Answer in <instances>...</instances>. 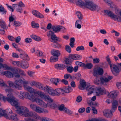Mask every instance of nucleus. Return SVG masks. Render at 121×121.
I'll list each match as a JSON object with an SVG mask.
<instances>
[{
  "label": "nucleus",
  "instance_id": "nucleus-1",
  "mask_svg": "<svg viewBox=\"0 0 121 121\" xmlns=\"http://www.w3.org/2000/svg\"><path fill=\"white\" fill-rule=\"evenodd\" d=\"M20 94L22 96V97L21 98V99L25 98L29 99L32 102H36L41 107L45 108L47 107V104H46L44 102L40 99L35 98V96L32 94H30L28 92L23 91H20Z\"/></svg>",
  "mask_w": 121,
  "mask_h": 121
},
{
  "label": "nucleus",
  "instance_id": "nucleus-2",
  "mask_svg": "<svg viewBox=\"0 0 121 121\" xmlns=\"http://www.w3.org/2000/svg\"><path fill=\"white\" fill-rule=\"evenodd\" d=\"M80 84L79 86V88L80 90H83L86 89V91H88L87 96L86 102L88 104L91 106V98L89 97V96L91 95V86L89 83L86 84L85 81L83 79H81L80 81Z\"/></svg>",
  "mask_w": 121,
  "mask_h": 121
},
{
  "label": "nucleus",
  "instance_id": "nucleus-3",
  "mask_svg": "<svg viewBox=\"0 0 121 121\" xmlns=\"http://www.w3.org/2000/svg\"><path fill=\"white\" fill-rule=\"evenodd\" d=\"M7 97L4 96L2 94L0 93V99L4 102L6 101L10 103L11 105L16 107L18 106V102L16 99L12 94H7Z\"/></svg>",
  "mask_w": 121,
  "mask_h": 121
},
{
  "label": "nucleus",
  "instance_id": "nucleus-4",
  "mask_svg": "<svg viewBox=\"0 0 121 121\" xmlns=\"http://www.w3.org/2000/svg\"><path fill=\"white\" fill-rule=\"evenodd\" d=\"M72 2L74 1L76 4L80 6H84L86 8L91 10V1L90 0H84L85 3L81 0H67Z\"/></svg>",
  "mask_w": 121,
  "mask_h": 121
},
{
  "label": "nucleus",
  "instance_id": "nucleus-5",
  "mask_svg": "<svg viewBox=\"0 0 121 121\" xmlns=\"http://www.w3.org/2000/svg\"><path fill=\"white\" fill-rule=\"evenodd\" d=\"M23 81L22 80H17L15 81L14 83L11 82L9 83L10 87L18 90H21L22 86Z\"/></svg>",
  "mask_w": 121,
  "mask_h": 121
},
{
  "label": "nucleus",
  "instance_id": "nucleus-6",
  "mask_svg": "<svg viewBox=\"0 0 121 121\" xmlns=\"http://www.w3.org/2000/svg\"><path fill=\"white\" fill-rule=\"evenodd\" d=\"M51 54L52 55L50 59V61L51 62H54L58 61V57L60 55V52L58 50H52L51 52Z\"/></svg>",
  "mask_w": 121,
  "mask_h": 121
},
{
  "label": "nucleus",
  "instance_id": "nucleus-7",
  "mask_svg": "<svg viewBox=\"0 0 121 121\" xmlns=\"http://www.w3.org/2000/svg\"><path fill=\"white\" fill-rule=\"evenodd\" d=\"M104 12L107 15H108L112 19H114V20H117V21L121 22V17H120L114 14L112 12L108 10H104Z\"/></svg>",
  "mask_w": 121,
  "mask_h": 121
},
{
  "label": "nucleus",
  "instance_id": "nucleus-8",
  "mask_svg": "<svg viewBox=\"0 0 121 121\" xmlns=\"http://www.w3.org/2000/svg\"><path fill=\"white\" fill-rule=\"evenodd\" d=\"M15 107L16 108H17L16 110L17 112L23 116L24 117L27 113L29 111L28 109L25 107L22 106L18 107V106L17 107Z\"/></svg>",
  "mask_w": 121,
  "mask_h": 121
},
{
  "label": "nucleus",
  "instance_id": "nucleus-9",
  "mask_svg": "<svg viewBox=\"0 0 121 121\" xmlns=\"http://www.w3.org/2000/svg\"><path fill=\"white\" fill-rule=\"evenodd\" d=\"M117 65H114L115 66L112 72L113 74L115 76L118 75L121 71V62L120 63H117Z\"/></svg>",
  "mask_w": 121,
  "mask_h": 121
},
{
  "label": "nucleus",
  "instance_id": "nucleus-10",
  "mask_svg": "<svg viewBox=\"0 0 121 121\" xmlns=\"http://www.w3.org/2000/svg\"><path fill=\"white\" fill-rule=\"evenodd\" d=\"M103 73V69L100 67H97L96 68L94 69L93 74L94 76L97 77L99 75H102Z\"/></svg>",
  "mask_w": 121,
  "mask_h": 121
},
{
  "label": "nucleus",
  "instance_id": "nucleus-11",
  "mask_svg": "<svg viewBox=\"0 0 121 121\" xmlns=\"http://www.w3.org/2000/svg\"><path fill=\"white\" fill-rule=\"evenodd\" d=\"M10 110L9 113H10V115H8V117L6 118L11 120L16 121H18V119L17 115L16 114H12L13 113L11 109Z\"/></svg>",
  "mask_w": 121,
  "mask_h": 121
},
{
  "label": "nucleus",
  "instance_id": "nucleus-12",
  "mask_svg": "<svg viewBox=\"0 0 121 121\" xmlns=\"http://www.w3.org/2000/svg\"><path fill=\"white\" fill-rule=\"evenodd\" d=\"M17 50L19 52L20 58H22L23 60L25 59L27 60H29L28 55L23 51L19 48H18Z\"/></svg>",
  "mask_w": 121,
  "mask_h": 121
},
{
  "label": "nucleus",
  "instance_id": "nucleus-13",
  "mask_svg": "<svg viewBox=\"0 0 121 121\" xmlns=\"http://www.w3.org/2000/svg\"><path fill=\"white\" fill-rule=\"evenodd\" d=\"M62 93V94L64 93V90H63L60 88L56 89L55 90L53 89L52 95L59 96L60 94Z\"/></svg>",
  "mask_w": 121,
  "mask_h": 121
},
{
  "label": "nucleus",
  "instance_id": "nucleus-14",
  "mask_svg": "<svg viewBox=\"0 0 121 121\" xmlns=\"http://www.w3.org/2000/svg\"><path fill=\"white\" fill-rule=\"evenodd\" d=\"M112 78V76H109L108 78L101 77L100 78V80L102 84H104L105 83L108 82Z\"/></svg>",
  "mask_w": 121,
  "mask_h": 121
},
{
  "label": "nucleus",
  "instance_id": "nucleus-15",
  "mask_svg": "<svg viewBox=\"0 0 121 121\" xmlns=\"http://www.w3.org/2000/svg\"><path fill=\"white\" fill-rule=\"evenodd\" d=\"M96 95L99 96L100 95H103L104 93H106V91L103 87H98L96 91Z\"/></svg>",
  "mask_w": 121,
  "mask_h": 121
},
{
  "label": "nucleus",
  "instance_id": "nucleus-16",
  "mask_svg": "<svg viewBox=\"0 0 121 121\" xmlns=\"http://www.w3.org/2000/svg\"><path fill=\"white\" fill-rule=\"evenodd\" d=\"M69 58L71 59L75 60H79L82 59L80 55L77 54H71L69 55Z\"/></svg>",
  "mask_w": 121,
  "mask_h": 121
},
{
  "label": "nucleus",
  "instance_id": "nucleus-17",
  "mask_svg": "<svg viewBox=\"0 0 121 121\" xmlns=\"http://www.w3.org/2000/svg\"><path fill=\"white\" fill-rule=\"evenodd\" d=\"M113 112H111V110L105 109L103 112L104 115V116L108 118L112 117V113Z\"/></svg>",
  "mask_w": 121,
  "mask_h": 121
},
{
  "label": "nucleus",
  "instance_id": "nucleus-18",
  "mask_svg": "<svg viewBox=\"0 0 121 121\" xmlns=\"http://www.w3.org/2000/svg\"><path fill=\"white\" fill-rule=\"evenodd\" d=\"M18 8L17 9V11L20 13H22L23 11L22 7H25L24 4L21 1L20 2L18 3Z\"/></svg>",
  "mask_w": 121,
  "mask_h": 121
},
{
  "label": "nucleus",
  "instance_id": "nucleus-19",
  "mask_svg": "<svg viewBox=\"0 0 121 121\" xmlns=\"http://www.w3.org/2000/svg\"><path fill=\"white\" fill-rule=\"evenodd\" d=\"M118 101L116 100H114L112 103L111 112H114L117 109L118 106Z\"/></svg>",
  "mask_w": 121,
  "mask_h": 121
},
{
  "label": "nucleus",
  "instance_id": "nucleus-20",
  "mask_svg": "<svg viewBox=\"0 0 121 121\" xmlns=\"http://www.w3.org/2000/svg\"><path fill=\"white\" fill-rule=\"evenodd\" d=\"M101 9V8L98 7V5L94 2L91 1V11H94L96 10L97 11Z\"/></svg>",
  "mask_w": 121,
  "mask_h": 121
},
{
  "label": "nucleus",
  "instance_id": "nucleus-21",
  "mask_svg": "<svg viewBox=\"0 0 121 121\" xmlns=\"http://www.w3.org/2000/svg\"><path fill=\"white\" fill-rule=\"evenodd\" d=\"M53 90V89L52 88L47 86H46L45 87L44 91L45 92H47L50 95H52Z\"/></svg>",
  "mask_w": 121,
  "mask_h": 121
},
{
  "label": "nucleus",
  "instance_id": "nucleus-22",
  "mask_svg": "<svg viewBox=\"0 0 121 121\" xmlns=\"http://www.w3.org/2000/svg\"><path fill=\"white\" fill-rule=\"evenodd\" d=\"M54 66L55 68L57 69L63 70L65 68V65L62 64H56Z\"/></svg>",
  "mask_w": 121,
  "mask_h": 121
},
{
  "label": "nucleus",
  "instance_id": "nucleus-23",
  "mask_svg": "<svg viewBox=\"0 0 121 121\" xmlns=\"http://www.w3.org/2000/svg\"><path fill=\"white\" fill-rule=\"evenodd\" d=\"M23 86L25 89L30 93H32L34 92V89L31 87L26 85H24Z\"/></svg>",
  "mask_w": 121,
  "mask_h": 121
},
{
  "label": "nucleus",
  "instance_id": "nucleus-24",
  "mask_svg": "<svg viewBox=\"0 0 121 121\" xmlns=\"http://www.w3.org/2000/svg\"><path fill=\"white\" fill-rule=\"evenodd\" d=\"M8 66H6L5 67V68L7 69H9ZM5 69L4 66L1 63H0V75H4V71L3 69Z\"/></svg>",
  "mask_w": 121,
  "mask_h": 121
},
{
  "label": "nucleus",
  "instance_id": "nucleus-25",
  "mask_svg": "<svg viewBox=\"0 0 121 121\" xmlns=\"http://www.w3.org/2000/svg\"><path fill=\"white\" fill-rule=\"evenodd\" d=\"M4 75L8 78H13V75L11 72L8 71H4Z\"/></svg>",
  "mask_w": 121,
  "mask_h": 121
},
{
  "label": "nucleus",
  "instance_id": "nucleus-26",
  "mask_svg": "<svg viewBox=\"0 0 121 121\" xmlns=\"http://www.w3.org/2000/svg\"><path fill=\"white\" fill-rule=\"evenodd\" d=\"M51 41L54 43H55L58 41L59 42L60 41V40H58L59 38L57 37L55 35H53V36H52L51 37Z\"/></svg>",
  "mask_w": 121,
  "mask_h": 121
},
{
  "label": "nucleus",
  "instance_id": "nucleus-27",
  "mask_svg": "<svg viewBox=\"0 0 121 121\" xmlns=\"http://www.w3.org/2000/svg\"><path fill=\"white\" fill-rule=\"evenodd\" d=\"M67 71L69 73H71L73 71V68L71 64H69L68 65H65Z\"/></svg>",
  "mask_w": 121,
  "mask_h": 121
},
{
  "label": "nucleus",
  "instance_id": "nucleus-28",
  "mask_svg": "<svg viewBox=\"0 0 121 121\" xmlns=\"http://www.w3.org/2000/svg\"><path fill=\"white\" fill-rule=\"evenodd\" d=\"M47 107L50 108H52L54 109H55L57 108V106L55 104L52 103V102H49L47 104Z\"/></svg>",
  "mask_w": 121,
  "mask_h": 121
},
{
  "label": "nucleus",
  "instance_id": "nucleus-29",
  "mask_svg": "<svg viewBox=\"0 0 121 121\" xmlns=\"http://www.w3.org/2000/svg\"><path fill=\"white\" fill-rule=\"evenodd\" d=\"M106 60L109 65L111 71L112 72L113 68H114V66H115L114 65L115 64H111V62L110 60V59L108 57V56H107V57Z\"/></svg>",
  "mask_w": 121,
  "mask_h": 121
},
{
  "label": "nucleus",
  "instance_id": "nucleus-30",
  "mask_svg": "<svg viewBox=\"0 0 121 121\" xmlns=\"http://www.w3.org/2000/svg\"><path fill=\"white\" fill-rule=\"evenodd\" d=\"M117 95V93L116 92L112 91L109 93L108 95V97L111 98H115Z\"/></svg>",
  "mask_w": 121,
  "mask_h": 121
},
{
  "label": "nucleus",
  "instance_id": "nucleus-31",
  "mask_svg": "<svg viewBox=\"0 0 121 121\" xmlns=\"http://www.w3.org/2000/svg\"><path fill=\"white\" fill-rule=\"evenodd\" d=\"M64 90V92L66 93H68L71 92L73 91L72 88L69 85L66 87Z\"/></svg>",
  "mask_w": 121,
  "mask_h": 121
},
{
  "label": "nucleus",
  "instance_id": "nucleus-32",
  "mask_svg": "<svg viewBox=\"0 0 121 121\" xmlns=\"http://www.w3.org/2000/svg\"><path fill=\"white\" fill-rule=\"evenodd\" d=\"M0 26L3 29H6L8 28L5 22L3 21H0Z\"/></svg>",
  "mask_w": 121,
  "mask_h": 121
},
{
  "label": "nucleus",
  "instance_id": "nucleus-33",
  "mask_svg": "<svg viewBox=\"0 0 121 121\" xmlns=\"http://www.w3.org/2000/svg\"><path fill=\"white\" fill-rule=\"evenodd\" d=\"M43 99H44L46 100L47 101L48 103L52 102L53 101V100L48 95L45 94Z\"/></svg>",
  "mask_w": 121,
  "mask_h": 121
},
{
  "label": "nucleus",
  "instance_id": "nucleus-34",
  "mask_svg": "<svg viewBox=\"0 0 121 121\" xmlns=\"http://www.w3.org/2000/svg\"><path fill=\"white\" fill-rule=\"evenodd\" d=\"M29 65L28 63L24 61H22L21 67L24 69H26L28 68Z\"/></svg>",
  "mask_w": 121,
  "mask_h": 121
},
{
  "label": "nucleus",
  "instance_id": "nucleus-35",
  "mask_svg": "<svg viewBox=\"0 0 121 121\" xmlns=\"http://www.w3.org/2000/svg\"><path fill=\"white\" fill-rule=\"evenodd\" d=\"M5 112V110H3L1 108H0V115L1 117L4 116L5 118L8 117L7 114L4 113Z\"/></svg>",
  "mask_w": 121,
  "mask_h": 121
},
{
  "label": "nucleus",
  "instance_id": "nucleus-36",
  "mask_svg": "<svg viewBox=\"0 0 121 121\" xmlns=\"http://www.w3.org/2000/svg\"><path fill=\"white\" fill-rule=\"evenodd\" d=\"M50 81L52 83L57 85V83L59 82V79L57 78H51L50 80Z\"/></svg>",
  "mask_w": 121,
  "mask_h": 121
},
{
  "label": "nucleus",
  "instance_id": "nucleus-37",
  "mask_svg": "<svg viewBox=\"0 0 121 121\" xmlns=\"http://www.w3.org/2000/svg\"><path fill=\"white\" fill-rule=\"evenodd\" d=\"M82 67L85 69H91V63H87L86 64H85L84 63Z\"/></svg>",
  "mask_w": 121,
  "mask_h": 121
},
{
  "label": "nucleus",
  "instance_id": "nucleus-38",
  "mask_svg": "<svg viewBox=\"0 0 121 121\" xmlns=\"http://www.w3.org/2000/svg\"><path fill=\"white\" fill-rule=\"evenodd\" d=\"M31 26L33 28H38L39 27V25L38 24L35 23L34 21H32L31 22Z\"/></svg>",
  "mask_w": 121,
  "mask_h": 121
},
{
  "label": "nucleus",
  "instance_id": "nucleus-39",
  "mask_svg": "<svg viewBox=\"0 0 121 121\" xmlns=\"http://www.w3.org/2000/svg\"><path fill=\"white\" fill-rule=\"evenodd\" d=\"M63 111L67 114L70 115H71L72 114L73 112H72L66 107L65 108Z\"/></svg>",
  "mask_w": 121,
  "mask_h": 121
},
{
  "label": "nucleus",
  "instance_id": "nucleus-40",
  "mask_svg": "<svg viewBox=\"0 0 121 121\" xmlns=\"http://www.w3.org/2000/svg\"><path fill=\"white\" fill-rule=\"evenodd\" d=\"M36 112L41 113L43 112L42 111V108H41L39 106H37L36 107V108L35 111Z\"/></svg>",
  "mask_w": 121,
  "mask_h": 121
},
{
  "label": "nucleus",
  "instance_id": "nucleus-41",
  "mask_svg": "<svg viewBox=\"0 0 121 121\" xmlns=\"http://www.w3.org/2000/svg\"><path fill=\"white\" fill-rule=\"evenodd\" d=\"M5 91L7 93H8V94H9V95L11 94L13 95L12 93L13 91V90L12 89L10 88L6 89L5 90Z\"/></svg>",
  "mask_w": 121,
  "mask_h": 121
},
{
  "label": "nucleus",
  "instance_id": "nucleus-42",
  "mask_svg": "<svg viewBox=\"0 0 121 121\" xmlns=\"http://www.w3.org/2000/svg\"><path fill=\"white\" fill-rule=\"evenodd\" d=\"M57 107L59 110L63 111H64V109L65 108V105L63 104H62L60 105H58L57 106Z\"/></svg>",
  "mask_w": 121,
  "mask_h": 121
},
{
  "label": "nucleus",
  "instance_id": "nucleus-43",
  "mask_svg": "<svg viewBox=\"0 0 121 121\" xmlns=\"http://www.w3.org/2000/svg\"><path fill=\"white\" fill-rule=\"evenodd\" d=\"M21 22H19L14 21V23H13V25L15 27H19L22 24Z\"/></svg>",
  "mask_w": 121,
  "mask_h": 121
},
{
  "label": "nucleus",
  "instance_id": "nucleus-44",
  "mask_svg": "<svg viewBox=\"0 0 121 121\" xmlns=\"http://www.w3.org/2000/svg\"><path fill=\"white\" fill-rule=\"evenodd\" d=\"M76 13L79 19H82V15L80 12L78 11Z\"/></svg>",
  "mask_w": 121,
  "mask_h": 121
},
{
  "label": "nucleus",
  "instance_id": "nucleus-45",
  "mask_svg": "<svg viewBox=\"0 0 121 121\" xmlns=\"http://www.w3.org/2000/svg\"><path fill=\"white\" fill-rule=\"evenodd\" d=\"M51 28L55 32L59 31L58 26L56 27L55 26H52Z\"/></svg>",
  "mask_w": 121,
  "mask_h": 121
},
{
  "label": "nucleus",
  "instance_id": "nucleus-46",
  "mask_svg": "<svg viewBox=\"0 0 121 121\" xmlns=\"http://www.w3.org/2000/svg\"><path fill=\"white\" fill-rule=\"evenodd\" d=\"M6 12V11L5 10L3 6L1 5V6H0V12H3V14H5Z\"/></svg>",
  "mask_w": 121,
  "mask_h": 121
},
{
  "label": "nucleus",
  "instance_id": "nucleus-47",
  "mask_svg": "<svg viewBox=\"0 0 121 121\" xmlns=\"http://www.w3.org/2000/svg\"><path fill=\"white\" fill-rule=\"evenodd\" d=\"M36 87L40 89L43 90L45 88V87L43 86V85L39 82V84H38V86H37Z\"/></svg>",
  "mask_w": 121,
  "mask_h": 121
},
{
  "label": "nucleus",
  "instance_id": "nucleus-48",
  "mask_svg": "<svg viewBox=\"0 0 121 121\" xmlns=\"http://www.w3.org/2000/svg\"><path fill=\"white\" fill-rule=\"evenodd\" d=\"M65 50L69 53H70L71 52V49L69 45H66L65 46Z\"/></svg>",
  "mask_w": 121,
  "mask_h": 121
},
{
  "label": "nucleus",
  "instance_id": "nucleus-49",
  "mask_svg": "<svg viewBox=\"0 0 121 121\" xmlns=\"http://www.w3.org/2000/svg\"><path fill=\"white\" fill-rule=\"evenodd\" d=\"M30 84L32 86H38V84H39V82L33 81L31 82Z\"/></svg>",
  "mask_w": 121,
  "mask_h": 121
},
{
  "label": "nucleus",
  "instance_id": "nucleus-50",
  "mask_svg": "<svg viewBox=\"0 0 121 121\" xmlns=\"http://www.w3.org/2000/svg\"><path fill=\"white\" fill-rule=\"evenodd\" d=\"M53 46L56 48H61V46L58 43L56 42L53 44Z\"/></svg>",
  "mask_w": 121,
  "mask_h": 121
},
{
  "label": "nucleus",
  "instance_id": "nucleus-51",
  "mask_svg": "<svg viewBox=\"0 0 121 121\" xmlns=\"http://www.w3.org/2000/svg\"><path fill=\"white\" fill-rule=\"evenodd\" d=\"M92 108L91 110L93 113L95 114H97V111L95 107L93 106L91 107Z\"/></svg>",
  "mask_w": 121,
  "mask_h": 121
},
{
  "label": "nucleus",
  "instance_id": "nucleus-52",
  "mask_svg": "<svg viewBox=\"0 0 121 121\" xmlns=\"http://www.w3.org/2000/svg\"><path fill=\"white\" fill-rule=\"evenodd\" d=\"M28 75L30 77H33V76L34 74L35 73V72H32L30 70L28 71L27 72Z\"/></svg>",
  "mask_w": 121,
  "mask_h": 121
},
{
  "label": "nucleus",
  "instance_id": "nucleus-53",
  "mask_svg": "<svg viewBox=\"0 0 121 121\" xmlns=\"http://www.w3.org/2000/svg\"><path fill=\"white\" fill-rule=\"evenodd\" d=\"M75 63L76 65H78L82 67L84 63L79 62L78 61H76Z\"/></svg>",
  "mask_w": 121,
  "mask_h": 121
},
{
  "label": "nucleus",
  "instance_id": "nucleus-54",
  "mask_svg": "<svg viewBox=\"0 0 121 121\" xmlns=\"http://www.w3.org/2000/svg\"><path fill=\"white\" fill-rule=\"evenodd\" d=\"M39 12L35 10H33L32 11V14L35 16L36 17L37 16Z\"/></svg>",
  "mask_w": 121,
  "mask_h": 121
},
{
  "label": "nucleus",
  "instance_id": "nucleus-55",
  "mask_svg": "<svg viewBox=\"0 0 121 121\" xmlns=\"http://www.w3.org/2000/svg\"><path fill=\"white\" fill-rule=\"evenodd\" d=\"M84 49V47L83 46H81L78 47L76 49V50L77 51L80 50H83Z\"/></svg>",
  "mask_w": 121,
  "mask_h": 121
},
{
  "label": "nucleus",
  "instance_id": "nucleus-56",
  "mask_svg": "<svg viewBox=\"0 0 121 121\" xmlns=\"http://www.w3.org/2000/svg\"><path fill=\"white\" fill-rule=\"evenodd\" d=\"M55 35L53 32L52 31H50L47 33V35L48 37H51L52 36H53Z\"/></svg>",
  "mask_w": 121,
  "mask_h": 121
},
{
  "label": "nucleus",
  "instance_id": "nucleus-57",
  "mask_svg": "<svg viewBox=\"0 0 121 121\" xmlns=\"http://www.w3.org/2000/svg\"><path fill=\"white\" fill-rule=\"evenodd\" d=\"M69 58H67L66 59L65 62L66 65H68L69 64H70V62L71 61L70 60V59Z\"/></svg>",
  "mask_w": 121,
  "mask_h": 121
},
{
  "label": "nucleus",
  "instance_id": "nucleus-58",
  "mask_svg": "<svg viewBox=\"0 0 121 121\" xmlns=\"http://www.w3.org/2000/svg\"><path fill=\"white\" fill-rule=\"evenodd\" d=\"M74 77L75 79L79 80L81 78V75L79 73H78L75 75V76Z\"/></svg>",
  "mask_w": 121,
  "mask_h": 121
},
{
  "label": "nucleus",
  "instance_id": "nucleus-59",
  "mask_svg": "<svg viewBox=\"0 0 121 121\" xmlns=\"http://www.w3.org/2000/svg\"><path fill=\"white\" fill-rule=\"evenodd\" d=\"M99 59L97 58L93 59V62L95 64L99 62Z\"/></svg>",
  "mask_w": 121,
  "mask_h": 121
},
{
  "label": "nucleus",
  "instance_id": "nucleus-60",
  "mask_svg": "<svg viewBox=\"0 0 121 121\" xmlns=\"http://www.w3.org/2000/svg\"><path fill=\"white\" fill-rule=\"evenodd\" d=\"M85 108L83 107H82L79 108L78 112L79 113H82L85 111Z\"/></svg>",
  "mask_w": 121,
  "mask_h": 121
},
{
  "label": "nucleus",
  "instance_id": "nucleus-61",
  "mask_svg": "<svg viewBox=\"0 0 121 121\" xmlns=\"http://www.w3.org/2000/svg\"><path fill=\"white\" fill-rule=\"evenodd\" d=\"M82 97L80 96H78L76 99V101L78 103H79L81 102L82 100Z\"/></svg>",
  "mask_w": 121,
  "mask_h": 121
},
{
  "label": "nucleus",
  "instance_id": "nucleus-62",
  "mask_svg": "<svg viewBox=\"0 0 121 121\" xmlns=\"http://www.w3.org/2000/svg\"><path fill=\"white\" fill-rule=\"evenodd\" d=\"M21 37L20 36H18L16 38H15V40L14 41L17 43H18L21 40Z\"/></svg>",
  "mask_w": 121,
  "mask_h": 121
},
{
  "label": "nucleus",
  "instance_id": "nucleus-63",
  "mask_svg": "<svg viewBox=\"0 0 121 121\" xmlns=\"http://www.w3.org/2000/svg\"><path fill=\"white\" fill-rule=\"evenodd\" d=\"M8 39L11 41H14L15 40V38L12 36L9 35H8Z\"/></svg>",
  "mask_w": 121,
  "mask_h": 121
},
{
  "label": "nucleus",
  "instance_id": "nucleus-64",
  "mask_svg": "<svg viewBox=\"0 0 121 121\" xmlns=\"http://www.w3.org/2000/svg\"><path fill=\"white\" fill-rule=\"evenodd\" d=\"M30 108L32 109L34 111L35 110L36 107H37L36 105L34 104H31L30 106Z\"/></svg>",
  "mask_w": 121,
  "mask_h": 121
}]
</instances>
